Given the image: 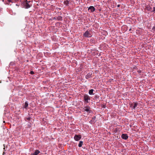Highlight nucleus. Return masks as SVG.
Here are the masks:
<instances>
[{"instance_id":"f257e3e1","label":"nucleus","mask_w":155,"mask_h":155,"mask_svg":"<svg viewBox=\"0 0 155 155\" xmlns=\"http://www.w3.org/2000/svg\"><path fill=\"white\" fill-rule=\"evenodd\" d=\"M23 6L25 8H28L31 6V2L30 1L24 0L22 2Z\"/></svg>"},{"instance_id":"f03ea898","label":"nucleus","mask_w":155,"mask_h":155,"mask_svg":"<svg viewBox=\"0 0 155 155\" xmlns=\"http://www.w3.org/2000/svg\"><path fill=\"white\" fill-rule=\"evenodd\" d=\"M83 36L86 37H91L92 36V32L91 30L88 31L87 30L84 33Z\"/></svg>"},{"instance_id":"7ed1b4c3","label":"nucleus","mask_w":155,"mask_h":155,"mask_svg":"<svg viewBox=\"0 0 155 155\" xmlns=\"http://www.w3.org/2000/svg\"><path fill=\"white\" fill-rule=\"evenodd\" d=\"M84 99L85 103H88V101L90 100V97L87 94H85L84 95Z\"/></svg>"},{"instance_id":"20e7f679","label":"nucleus","mask_w":155,"mask_h":155,"mask_svg":"<svg viewBox=\"0 0 155 155\" xmlns=\"http://www.w3.org/2000/svg\"><path fill=\"white\" fill-rule=\"evenodd\" d=\"M90 109V107H89L86 106L83 108V110H84V111H86L87 112V113L89 114L92 111Z\"/></svg>"},{"instance_id":"39448f33","label":"nucleus","mask_w":155,"mask_h":155,"mask_svg":"<svg viewBox=\"0 0 155 155\" xmlns=\"http://www.w3.org/2000/svg\"><path fill=\"white\" fill-rule=\"evenodd\" d=\"M81 135H75L74 139L76 141H78L81 139Z\"/></svg>"},{"instance_id":"423d86ee","label":"nucleus","mask_w":155,"mask_h":155,"mask_svg":"<svg viewBox=\"0 0 155 155\" xmlns=\"http://www.w3.org/2000/svg\"><path fill=\"white\" fill-rule=\"evenodd\" d=\"M145 7V8L148 11L152 12V8L150 7L149 5H146Z\"/></svg>"},{"instance_id":"0eeeda50","label":"nucleus","mask_w":155,"mask_h":155,"mask_svg":"<svg viewBox=\"0 0 155 155\" xmlns=\"http://www.w3.org/2000/svg\"><path fill=\"white\" fill-rule=\"evenodd\" d=\"M121 137L123 139L127 140L128 138V136L127 134H123Z\"/></svg>"},{"instance_id":"6e6552de","label":"nucleus","mask_w":155,"mask_h":155,"mask_svg":"<svg viewBox=\"0 0 155 155\" xmlns=\"http://www.w3.org/2000/svg\"><path fill=\"white\" fill-rule=\"evenodd\" d=\"M88 10H90L91 12H92L95 10V8L93 6H90L88 8Z\"/></svg>"},{"instance_id":"1a4fd4ad","label":"nucleus","mask_w":155,"mask_h":155,"mask_svg":"<svg viewBox=\"0 0 155 155\" xmlns=\"http://www.w3.org/2000/svg\"><path fill=\"white\" fill-rule=\"evenodd\" d=\"M92 75V73H88L86 76V78L87 79H88L91 78Z\"/></svg>"},{"instance_id":"9d476101","label":"nucleus","mask_w":155,"mask_h":155,"mask_svg":"<svg viewBox=\"0 0 155 155\" xmlns=\"http://www.w3.org/2000/svg\"><path fill=\"white\" fill-rule=\"evenodd\" d=\"M40 153V151L38 150H36L33 153H31V155H37Z\"/></svg>"},{"instance_id":"9b49d317","label":"nucleus","mask_w":155,"mask_h":155,"mask_svg":"<svg viewBox=\"0 0 155 155\" xmlns=\"http://www.w3.org/2000/svg\"><path fill=\"white\" fill-rule=\"evenodd\" d=\"M94 91L93 89H91L89 91V94L90 95L94 94L93 93V91Z\"/></svg>"},{"instance_id":"f8f14e48","label":"nucleus","mask_w":155,"mask_h":155,"mask_svg":"<svg viewBox=\"0 0 155 155\" xmlns=\"http://www.w3.org/2000/svg\"><path fill=\"white\" fill-rule=\"evenodd\" d=\"M57 19L58 21H62L63 20L62 17L61 16H58L57 18Z\"/></svg>"},{"instance_id":"ddd939ff","label":"nucleus","mask_w":155,"mask_h":155,"mask_svg":"<svg viewBox=\"0 0 155 155\" xmlns=\"http://www.w3.org/2000/svg\"><path fill=\"white\" fill-rule=\"evenodd\" d=\"M28 104L27 101L25 102V105L24 106V108L25 109H27L28 106Z\"/></svg>"},{"instance_id":"4468645a","label":"nucleus","mask_w":155,"mask_h":155,"mask_svg":"<svg viewBox=\"0 0 155 155\" xmlns=\"http://www.w3.org/2000/svg\"><path fill=\"white\" fill-rule=\"evenodd\" d=\"M64 3L65 5L67 6L68 5L69 2L68 0H66L64 2Z\"/></svg>"},{"instance_id":"2eb2a0df","label":"nucleus","mask_w":155,"mask_h":155,"mask_svg":"<svg viewBox=\"0 0 155 155\" xmlns=\"http://www.w3.org/2000/svg\"><path fill=\"white\" fill-rule=\"evenodd\" d=\"M83 144V142L82 141H80L79 142V143L78 144V147H81L82 146Z\"/></svg>"},{"instance_id":"dca6fc26","label":"nucleus","mask_w":155,"mask_h":155,"mask_svg":"<svg viewBox=\"0 0 155 155\" xmlns=\"http://www.w3.org/2000/svg\"><path fill=\"white\" fill-rule=\"evenodd\" d=\"M138 103H134V106L132 108L133 109H135V108L137 107V105H138Z\"/></svg>"},{"instance_id":"f3484780","label":"nucleus","mask_w":155,"mask_h":155,"mask_svg":"<svg viewBox=\"0 0 155 155\" xmlns=\"http://www.w3.org/2000/svg\"><path fill=\"white\" fill-rule=\"evenodd\" d=\"M95 117L94 118H93L92 119V120L90 121V123L92 124L93 122H94V120H95Z\"/></svg>"},{"instance_id":"a211bd4d","label":"nucleus","mask_w":155,"mask_h":155,"mask_svg":"<svg viewBox=\"0 0 155 155\" xmlns=\"http://www.w3.org/2000/svg\"><path fill=\"white\" fill-rule=\"evenodd\" d=\"M99 95H95L94 97V98L95 99L98 98H99Z\"/></svg>"},{"instance_id":"6ab92c4d","label":"nucleus","mask_w":155,"mask_h":155,"mask_svg":"<svg viewBox=\"0 0 155 155\" xmlns=\"http://www.w3.org/2000/svg\"><path fill=\"white\" fill-rule=\"evenodd\" d=\"M118 131V129H117V128H116L114 130V132L115 133H117Z\"/></svg>"},{"instance_id":"aec40b11","label":"nucleus","mask_w":155,"mask_h":155,"mask_svg":"<svg viewBox=\"0 0 155 155\" xmlns=\"http://www.w3.org/2000/svg\"><path fill=\"white\" fill-rule=\"evenodd\" d=\"M30 73L31 74H34V72L33 71H30Z\"/></svg>"},{"instance_id":"412c9836","label":"nucleus","mask_w":155,"mask_h":155,"mask_svg":"<svg viewBox=\"0 0 155 155\" xmlns=\"http://www.w3.org/2000/svg\"><path fill=\"white\" fill-rule=\"evenodd\" d=\"M26 119L30 121L31 120V117H28V118H26Z\"/></svg>"},{"instance_id":"4be33fe9","label":"nucleus","mask_w":155,"mask_h":155,"mask_svg":"<svg viewBox=\"0 0 155 155\" xmlns=\"http://www.w3.org/2000/svg\"><path fill=\"white\" fill-rule=\"evenodd\" d=\"M9 2H13L12 0H7Z\"/></svg>"},{"instance_id":"5701e85b","label":"nucleus","mask_w":155,"mask_h":155,"mask_svg":"<svg viewBox=\"0 0 155 155\" xmlns=\"http://www.w3.org/2000/svg\"><path fill=\"white\" fill-rule=\"evenodd\" d=\"M153 10H152V12H155V7H154L153 8Z\"/></svg>"},{"instance_id":"b1692460","label":"nucleus","mask_w":155,"mask_h":155,"mask_svg":"<svg viewBox=\"0 0 155 155\" xmlns=\"http://www.w3.org/2000/svg\"><path fill=\"white\" fill-rule=\"evenodd\" d=\"M152 30H153V31H155V26H154L152 29Z\"/></svg>"},{"instance_id":"393cba45","label":"nucleus","mask_w":155,"mask_h":155,"mask_svg":"<svg viewBox=\"0 0 155 155\" xmlns=\"http://www.w3.org/2000/svg\"><path fill=\"white\" fill-rule=\"evenodd\" d=\"M137 72L139 73H140L141 72V70H139L137 71Z\"/></svg>"},{"instance_id":"a878e982","label":"nucleus","mask_w":155,"mask_h":155,"mask_svg":"<svg viewBox=\"0 0 155 155\" xmlns=\"http://www.w3.org/2000/svg\"><path fill=\"white\" fill-rule=\"evenodd\" d=\"M53 19H54V20H56V19H57V18H56V17H54L53 18Z\"/></svg>"},{"instance_id":"bb28decb","label":"nucleus","mask_w":155,"mask_h":155,"mask_svg":"<svg viewBox=\"0 0 155 155\" xmlns=\"http://www.w3.org/2000/svg\"><path fill=\"white\" fill-rule=\"evenodd\" d=\"M120 6V5H117V7H119Z\"/></svg>"},{"instance_id":"cd10ccee","label":"nucleus","mask_w":155,"mask_h":155,"mask_svg":"<svg viewBox=\"0 0 155 155\" xmlns=\"http://www.w3.org/2000/svg\"><path fill=\"white\" fill-rule=\"evenodd\" d=\"M134 69H137V67H134Z\"/></svg>"},{"instance_id":"c85d7f7f","label":"nucleus","mask_w":155,"mask_h":155,"mask_svg":"<svg viewBox=\"0 0 155 155\" xmlns=\"http://www.w3.org/2000/svg\"><path fill=\"white\" fill-rule=\"evenodd\" d=\"M91 42H93V41L92 40H90Z\"/></svg>"},{"instance_id":"c756f323","label":"nucleus","mask_w":155,"mask_h":155,"mask_svg":"<svg viewBox=\"0 0 155 155\" xmlns=\"http://www.w3.org/2000/svg\"><path fill=\"white\" fill-rule=\"evenodd\" d=\"M132 105H133V104H131L130 105V107H132Z\"/></svg>"},{"instance_id":"7c9ffc66","label":"nucleus","mask_w":155,"mask_h":155,"mask_svg":"<svg viewBox=\"0 0 155 155\" xmlns=\"http://www.w3.org/2000/svg\"><path fill=\"white\" fill-rule=\"evenodd\" d=\"M131 30V28H130L129 30V31H130Z\"/></svg>"},{"instance_id":"2f4dec72","label":"nucleus","mask_w":155,"mask_h":155,"mask_svg":"<svg viewBox=\"0 0 155 155\" xmlns=\"http://www.w3.org/2000/svg\"><path fill=\"white\" fill-rule=\"evenodd\" d=\"M15 1L17 2L18 1V0H14Z\"/></svg>"},{"instance_id":"473e14b6","label":"nucleus","mask_w":155,"mask_h":155,"mask_svg":"<svg viewBox=\"0 0 155 155\" xmlns=\"http://www.w3.org/2000/svg\"><path fill=\"white\" fill-rule=\"evenodd\" d=\"M104 107L105 108V107H104Z\"/></svg>"},{"instance_id":"72a5a7b5","label":"nucleus","mask_w":155,"mask_h":155,"mask_svg":"<svg viewBox=\"0 0 155 155\" xmlns=\"http://www.w3.org/2000/svg\"><path fill=\"white\" fill-rule=\"evenodd\" d=\"M104 107L105 108V107H104Z\"/></svg>"}]
</instances>
